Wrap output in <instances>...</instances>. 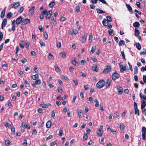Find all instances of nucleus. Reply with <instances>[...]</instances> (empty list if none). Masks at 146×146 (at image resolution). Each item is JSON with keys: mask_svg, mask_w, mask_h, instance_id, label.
<instances>
[{"mask_svg": "<svg viewBox=\"0 0 146 146\" xmlns=\"http://www.w3.org/2000/svg\"><path fill=\"white\" fill-rule=\"evenodd\" d=\"M94 102L96 103L95 106L96 107H98L99 106V102L98 100L97 99H95Z\"/></svg>", "mask_w": 146, "mask_h": 146, "instance_id": "obj_33", "label": "nucleus"}, {"mask_svg": "<svg viewBox=\"0 0 146 146\" xmlns=\"http://www.w3.org/2000/svg\"><path fill=\"white\" fill-rule=\"evenodd\" d=\"M38 29L41 32H43L44 31L42 29V27L41 25H39L38 27Z\"/></svg>", "mask_w": 146, "mask_h": 146, "instance_id": "obj_53", "label": "nucleus"}, {"mask_svg": "<svg viewBox=\"0 0 146 146\" xmlns=\"http://www.w3.org/2000/svg\"><path fill=\"white\" fill-rule=\"evenodd\" d=\"M107 20L108 22H111L112 21L111 17L109 16H108L106 17Z\"/></svg>", "mask_w": 146, "mask_h": 146, "instance_id": "obj_46", "label": "nucleus"}, {"mask_svg": "<svg viewBox=\"0 0 146 146\" xmlns=\"http://www.w3.org/2000/svg\"><path fill=\"white\" fill-rule=\"evenodd\" d=\"M77 111L78 113V115L79 117H82L83 115V114L82 110L80 109H77Z\"/></svg>", "mask_w": 146, "mask_h": 146, "instance_id": "obj_8", "label": "nucleus"}, {"mask_svg": "<svg viewBox=\"0 0 146 146\" xmlns=\"http://www.w3.org/2000/svg\"><path fill=\"white\" fill-rule=\"evenodd\" d=\"M120 129L121 130H123L124 129V126L123 124H120Z\"/></svg>", "mask_w": 146, "mask_h": 146, "instance_id": "obj_48", "label": "nucleus"}, {"mask_svg": "<svg viewBox=\"0 0 146 146\" xmlns=\"http://www.w3.org/2000/svg\"><path fill=\"white\" fill-rule=\"evenodd\" d=\"M80 7L78 6L76 7V11L77 13L80 12Z\"/></svg>", "mask_w": 146, "mask_h": 146, "instance_id": "obj_54", "label": "nucleus"}, {"mask_svg": "<svg viewBox=\"0 0 146 146\" xmlns=\"http://www.w3.org/2000/svg\"><path fill=\"white\" fill-rule=\"evenodd\" d=\"M48 58L50 60H53L54 58L53 56L52 55V54L50 53L49 54L48 56Z\"/></svg>", "mask_w": 146, "mask_h": 146, "instance_id": "obj_32", "label": "nucleus"}, {"mask_svg": "<svg viewBox=\"0 0 146 146\" xmlns=\"http://www.w3.org/2000/svg\"><path fill=\"white\" fill-rule=\"evenodd\" d=\"M88 135L85 134L83 136V139L84 140H87L88 139Z\"/></svg>", "mask_w": 146, "mask_h": 146, "instance_id": "obj_45", "label": "nucleus"}, {"mask_svg": "<svg viewBox=\"0 0 146 146\" xmlns=\"http://www.w3.org/2000/svg\"><path fill=\"white\" fill-rule=\"evenodd\" d=\"M121 54L122 55V56H123V58L125 60H126V59L125 57V54L124 53V52L123 51H122L121 52Z\"/></svg>", "mask_w": 146, "mask_h": 146, "instance_id": "obj_56", "label": "nucleus"}, {"mask_svg": "<svg viewBox=\"0 0 146 146\" xmlns=\"http://www.w3.org/2000/svg\"><path fill=\"white\" fill-rule=\"evenodd\" d=\"M105 84V82L103 80H100L97 83L96 86L97 88L100 89L102 88Z\"/></svg>", "mask_w": 146, "mask_h": 146, "instance_id": "obj_1", "label": "nucleus"}, {"mask_svg": "<svg viewBox=\"0 0 146 146\" xmlns=\"http://www.w3.org/2000/svg\"><path fill=\"white\" fill-rule=\"evenodd\" d=\"M4 124L5 126L7 127H9L10 126H11V125L10 124L7 122L4 123Z\"/></svg>", "mask_w": 146, "mask_h": 146, "instance_id": "obj_58", "label": "nucleus"}, {"mask_svg": "<svg viewBox=\"0 0 146 146\" xmlns=\"http://www.w3.org/2000/svg\"><path fill=\"white\" fill-rule=\"evenodd\" d=\"M30 22V20L29 19H23L21 22V24L23 25H24L28 24Z\"/></svg>", "mask_w": 146, "mask_h": 146, "instance_id": "obj_6", "label": "nucleus"}, {"mask_svg": "<svg viewBox=\"0 0 146 146\" xmlns=\"http://www.w3.org/2000/svg\"><path fill=\"white\" fill-rule=\"evenodd\" d=\"M61 54L63 58H65L66 57V53L64 52H62Z\"/></svg>", "mask_w": 146, "mask_h": 146, "instance_id": "obj_51", "label": "nucleus"}, {"mask_svg": "<svg viewBox=\"0 0 146 146\" xmlns=\"http://www.w3.org/2000/svg\"><path fill=\"white\" fill-rule=\"evenodd\" d=\"M140 33L139 30L138 29L135 28V33L136 36H138Z\"/></svg>", "mask_w": 146, "mask_h": 146, "instance_id": "obj_36", "label": "nucleus"}, {"mask_svg": "<svg viewBox=\"0 0 146 146\" xmlns=\"http://www.w3.org/2000/svg\"><path fill=\"white\" fill-rule=\"evenodd\" d=\"M20 6V3L19 2H16L14 4H12L11 5L10 7L11 8H14L15 9H17Z\"/></svg>", "mask_w": 146, "mask_h": 146, "instance_id": "obj_5", "label": "nucleus"}, {"mask_svg": "<svg viewBox=\"0 0 146 146\" xmlns=\"http://www.w3.org/2000/svg\"><path fill=\"white\" fill-rule=\"evenodd\" d=\"M63 133V130L61 129H60L59 131L58 135L60 136H62V135Z\"/></svg>", "mask_w": 146, "mask_h": 146, "instance_id": "obj_52", "label": "nucleus"}, {"mask_svg": "<svg viewBox=\"0 0 146 146\" xmlns=\"http://www.w3.org/2000/svg\"><path fill=\"white\" fill-rule=\"evenodd\" d=\"M92 69L96 72H98V70L97 66L96 65L94 64L92 67Z\"/></svg>", "mask_w": 146, "mask_h": 146, "instance_id": "obj_20", "label": "nucleus"}, {"mask_svg": "<svg viewBox=\"0 0 146 146\" xmlns=\"http://www.w3.org/2000/svg\"><path fill=\"white\" fill-rule=\"evenodd\" d=\"M13 15V14L11 12H9L7 15V17L8 19L11 17Z\"/></svg>", "mask_w": 146, "mask_h": 146, "instance_id": "obj_39", "label": "nucleus"}, {"mask_svg": "<svg viewBox=\"0 0 146 146\" xmlns=\"http://www.w3.org/2000/svg\"><path fill=\"white\" fill-rule=\"evenodd\" d=\"M140 4V3L139 2H136V5L139 8H141Z\"/></svg>", "mask_w": 146, "mask_h": 146, "instance_id": "obj_61", "label": "nucleus"}, {"mask_svg": "<svg viewBox=\"0 0 146 146\" xmlns=\"http://www.w3.org/2000/svg\"><path fill=\"white\" fill-rule=\"evenodd\" d=\"M119 116V113L117 112H115L114 114V116L115 118H117Z\"/></svg>", "mask_w": 146, "mask_h": 146, "instance_id": "obj_40", "label": "nucleus"}, {"mask_svg": "<svg viewBox=\"0 0 146 146\" xmlns=\"http://www.w3.org/2000/svg\"><path fill=\"white\" fill-rule=\"evenodd\" d=\"M93 38L92 35H89L88 41L89 42H90L92 40Z\"/></svg>", "mask_w": 146, "mask_h": 146, "instance_id": "obj_38", "label": "nucleus"}, {"mask_svg": "<svg viewBox=\"0 0 146 146\" xmlns=\"http://www.w3.org/2000/svg\"><path fill=\"white\" fill-rule=\"evenodd\" d=\"M23 18L21 17V16H20L19 17H18L16 21V24L19 25L20 23H21V21H22Z\"/></svg>", "mask_w": 146, "mask_h": 146, "instance_id": "obj_10", "label": "nucleus"}, {"mask_svg": "<svg viewBox=\"0 0 146 146\" xmlns=\"http://www.w3.org/2000/svg\"><path fill=\"white\" fill-rule=\"evenodd\" d=\"M146 105V104L145 101L143 102L141 104V108L142 109L144 108Z\"/></svg>", "mask_w": 146, "mask_h": 146, "instance_id": "obj_28", "label": "nucleus"}, {"mask_svg": "<svg viewBox=\"0 0 146 146\" xmlns=\"http://www.w3.org/2000/svg\"><path fill=\"white\" fill-rule=\"evenodd\" d=\"M72 63L73 65L76 66L78 65V62L75 60H74L72 61Z\"/></svg>", "mask_w": 146, "mask_h": 146, "instance_id": "obj_37", "label": "nucleus"}, {"mask_svg": "<svg viewBox=\"0 0 146 146\" xmlns=\"http://www.w3.org/2000/svg\"><path fill=\"white\" fill-rule=\"evenodd\" d=\"M5 144L7 146H9L11 145V142L8 140H5Z\"/></svg>", "mask_w": 146, "mask_h": 146, "instance_id": "obj_27", "label": "nucleus"}, {"mask_svg": "<svg viewBox=\"0 0 146 146\" xmlns=\"http://www.w3.org/2000/svg\"><path fill=\"white\" fill-rule=\"evenodd\" d=\"M110 131L113 134H115L116 133V131L115 129H110Z\"/></svg>", "mask_w": 146, "mask_h": 146, "instance_id": "obj_57", "label": "nucleus"}, {"mask_svg": "<svg viewBox=\"0 0 146 146\" xmlns=\"http://www.w3.org/2000/svg\"><path fill=\"white\" fill-rule=\"evenodd\" d=\"M139 96L141 99V100L143 101V102L145 101V100H146V96L144 95H141V93H139Z\"/></svg>", "mask_w": 146, "mask_h": 146, "instance_id": "obj_17", "label": "nucleus"}, {"mask_svg": "<svg viewBox=\"0 0 146 146\" xmlns=\"http://www.w3.org/2000/svg\"><path fill=\"white\" fill-rule=\"evenodd\" d=\"M51 122L50 121H48L46 124V127L47 128H49L51 126Z\"/></svg>", "mask_w": 146, "mask_h": 146, "instance_id": "obj_22", "label": "nucleus"}, {"mask_svg": "<svg viewBox=\"0 0 146 146\" xmlns=\"http://www.w3.org/2000/svg\"><path fill=\"white\" fill-rule=\"evenodd\" d=\"M126 6L128 10L130 12H131V14L133 13V12L132 11V7L129 4H126Z\"/></svg>", "mask_w": 146, "mask_h": 146, "instance_id": "obj_16", "label": "nucleus"}, {"mask_svg": "<svg viewBox=\"0 0 146 146\" xmlns=\"http://www.w3.org/2000/svg\"><path fill=\"white\" fill-rule=\"evenodd\" d=\"M35 8V6H33L30 9L29 13V16L31 17L33 15L34 12Z\"/></svg>", "mask_w": 146, "mask_h": 146, "instance_id": "obj_7", "label": "nucleus"}, {"mask_svg": "<svg viewBox=\"0 0 146 146\" xmlns=\"http://www.w3.org/2000/svg\"><path fill=\"white\" fill-rule=\"evenodd\" d=\"M117 90L119 94H121L123 92V90L122 88L120 86H117Z\"/></svg>", "mask_w": 146, "mask_h": 146, "instance_id": "obj_11", "label": "nucleus"}, {"mask_svg": "<svg viewBox=\"0 0 146 146\" xmlns=\"http://www.w3.org/2000/svg\"><path fill=\"white\" fill-rule=\"evenodd\" d=\"M140 24L138 22H135L133 24V26L135 27H139Z\"/></svg>", "mask_w": 146, "mask_h": 146, "instance_id": "obj_26", "label": "nucleus"}, {"mask_svg": "<svg viewBox=\"0 0 146 146\" xmlns=\"http://www.w3.org/2000/svg\"><path fill=\"white\" fill-rule=\"evenodd\" d=\"M60 77L61 78L64 79L66 80H69V79L68 77L63 75H61L60 76Z\"/></svg>", "mask_w": 146, "mask_h": 146, "instance_id": "obj_35", "label": "nucleus"}, {"mask_svg": "<svg viewBox=\"0 0 146 146\" xmlns=\"http://www.w3.org/2000/svg\"><path fill=\"white\" fill-rule=\"evenodd\" d=\"M39 75L38 74H36L32 76V78L33 80H36L38 79Z\"/></svg>", "mask_w": 146, "mask_h": 146, "instance_id": "obj_25", "label": "nucleus"}, {"mask_svg": "<svg viewBox=\"0 0 146 146\" xmlns=\"http://www.w3.org/2000/svg\"><path fill=\"white\" fill-rule=\"evenodd\" d=\"M134 72L135 74H136L138 73V68L137 66H136L134 68Z\"/></svg>", "mask_w": 146, "mask_h": 146, "instance_id": "obj_49", "label": "nucleus"}, {"mask_svg": "<svg viewBox=\"0 0 146 146\" xmlns=\"http://www.w3.org/2000/svg\"><path fill=\"white\" fill-rule=\"evenodd\" d=\"M39 43L41 45V47H42L43 46H45V44L43 42H42V41L40 42Z\"/></svg>", "mask_w": 146, "mask_h": 146, "instance_id": "obj_62", "label": "nucleus"}, {"mask_svg": "<svg viewBox=\"0 0 146 146\" xmlns=\"http://www.w3.org/2000/svg\"><path fill=\"white\" fill-rule=\"evenodd\" d=\"M143 80L144 83H145L146 82V76L145 75H143Z\"/></svg>", "mask_w": 146, "mask_h": 146, "instance_id": "obj_64", "label": "nucleus"}, {"mask_svg": "<svg viewBox=\"0 0 146 146\" xmlns=\"http://www.w3.org/2000/svg\"><path fill=\"white\" fill-rule=\"evenodd\" d=\"M111 82V80L108 79L107 80V82L106 83L105 82V84H104L106 88H108L110 87Z\"/></svg>", "mask_w": 146, "mask_h": 146, "instance_id": "obj_13", "label": "nucleus"}, {"mask_svg": "<svg viewBox=\"0 0 146 146\" xmlns=\"http://www.w3.org/2000/svg\"><path fill=\"white\" fill-rule=\"evenodd\" d=\"M135 46L136 48L139 50H140L141 49V45L139 43H136Z\"/></svg>", "mask_w": 146, "mask_h": 146, "instance_id": "obj_29", "label": "nucleus"}, {"mask_svg": "<svg viewBox=\"0 0 146 146\" xmlns=\"http://www.w3.org/2000/svg\"><path fill=\"white\" fill-rule=\"evenodd\" d=\"M86 40V38L84 36H82L81 40V41L82 43L84 42Z\"/></svg>", "mask_w": 146, "mask_h": 146, "instance_id": "obj_50", "label": "nucleus"}, {"mask_svg": "<svg viewBox=\"0 0 146 146\" xmlns=\"http://www.w3.org/2000/svg\"><path fill=\"white\" fill-rule=\"evenodd\" d=\"M111 69V66H107L103 72L104 74H106L110 71Z\"/></svg>", "mask_w": 146, "mask_h": 146, "instance_id": "obj_3", "label": "nucleus"}, {"mask_svg": "<svg viewBox=\"0 0 146 146\" xmlns=\"http://www.w3.org/2000/svg\"><path fill=\"white\" fill-rule=\"evenodd\" d=\"M58 82L61 85H62L63 84V82L61 81L60 80L58 79L57 80Z\"/></svg>", "mask_w": 146, "mask_h": 146, "instance_id": "obj_63", "label": "nucleus"}, {"mask_svg": "<svg viewBox=\"0 0 146 146\" xmlns=\"http://www.w3.org/2000/svg\"><path fill=\"white\" fill-rule=\"evenodd\" d=\"M40 106L44 108H48V106L45 104H41Z\"/></svg>", "mask_w": 146, "mask_h": 146, "instance_id": "obj_31", "label": "nucleus"}, {"mask_svg": "<svg viewBox=\"0 0 146 146\" xmlns=\"http://www.w3.org/2000/svg\"><path fill=\"white\" fill-rule=\"evenodd\" d=\"M119 67L120 68V72H123V71L125 70L126 68V66H123L121 65L120 64H119Z\"/></svg>", "mask_w": 146, "mask_h": 146, "instance_id": "obj_14", "label": "nucleus"}, {"mask_svg": "<svg viewBox=\"0 0 146 146\" xmlns=\"http://www.w3.org/2000/svg\"><path fill=\"white\" fill-rule=\"evenodd\" d=\"M7 23V20L6 19H4L2 23L1 24V28L3 29V28L6 26Z\"/></svg>", "mask_w": 146, "mask_h": 146, "instance_id": "obj_15", "label": "nucleus"}, {"mask_svg": "<svg viewBox=\"0 0 146 146\" xmlns=\"http://www.w3.org/2000/svg\"><path fill=\"white\" fill-rule=\"evenodd\" d=\"M44 35L45 38V39L46 40L48 37V36L47 35V33L46 32H45L44 33Z\"/></svg>", "mask_w": 146, "mask_h": 146, "instance_id": "obj_59", "label": "nucleus"}, {"mask_svg": "<svg viewBox=\"0 0 146 146\" xmlns=\"http://www.w3.org/2000/svg\"><path fill=\"white\" fill-rule=\"evenodd\" d=\"M24 82L25 84L26 87H27L29 86L30 84L27 80H24Z\"/></svg>", "mask_w": 146, "mask_h": 146, "instance_id": "obj_41", "label": "nucleus"}, {"mask_svg": "<svg viewBox=\"0 0 146 146\" xmlns=\"http://www.w3.org/2000/svg\"><path fill=\"white\" fill-rule=\"evenodd\" d=\"M41 84V81L40 80L38 79L35 81V83H34L32 84V86L34 87H35L36 84L39 85Z\"/></svg>", "mask_w": 146, "mask_h": 146, "instance_id": "obj_12", "label": "nucleus"}, {"mask_svg": "<svg viewBox=\"0 0 146 146\" xmlns=\"http://www.w3.org/2000/svg\"><path fill=\"white\" fill-rule=\"evenodd\" d=\"M103 131H100L98 130V131L97 132V133L98 135L100 137H101L102 135H103Z\"/></svg>", "mask_w": 146, "mask_h": 146, "instance_id": "obj_23", "label": "nucleus"}, {"mask_svg": "<svg viewBox=\"0 0 146 146\" xmlns=\"http://www.w3.org/2000/svg\"><path fill=\"white\" fill-rule=\"evenodd\" d=\"M51 20L53 24L54 25H56V20H54V18L53 17H52Z\"/></svg>", "mask_w": 146, "mask_h": 146, "instance_id": "obj_47", "label": "nucleus"}, {"mask_svg": "<svg viewBox=\"0 0 146 146\" xmlns=\"http://www.w3.org/2000/svg\"><path fill=\"white\" fill-rule=\"evenodd\" d=\"M96 9L97 10V13H98L102 14L105 13H106L104 11L101 10L99 9Z\"/></svg>", "mask_w": 146, "mask_h": 146, "instance_id": "obj_24", "label": "nucleus"}, {"mask_svg": "<svg viewBox=\"0 0 146 146\" xmlns=\"http://www.w3.org/2000/svg\"><path fill=\"white\" fill-rule=\"evenodd\" d=\"M6 7L5 8L1 13L0 17L1 18L4 17L6 10Z\"/></svg>", "mask_w": 146, "mask_h": 146, "instance_id": "obj_18", "label": "nucleus"}, {"mask_svg": "<svg viewBox=\"0 0 146 146\" xmlns=\"http://www.w3.org/2000/svg\"><path fill=\"white\" fill-rule=\"evenodd\" d=\"M102 23L103 25L105 26H107L108 24V22L107 19H104L102 21Z\"/></svg>", "mask_w": 146, "mask_h": 146, "instance_id": "obj_19", "label": "nucleus"}, {"mask_svg": "<svg viewBox=\"0 0 146 146\" xmlns=\"http://www.w3.org/2000/svg\"><path fill=\"white\" fill-rule=\"evenodd\" d=\"M125 44V42L123 40H121L119 41V46H123Z\"/></svg>", "mask_w": 146, "mask_h": 146, "instance_id": "obj_30", "label": "nucleus"}, {"mask_svg": "<svg viewBox=\"0 0 146 146\" xmlns=\"http://www.w3.org/2000/svg\"><path fill=\"white\" fill-rule=\"evenodd\" d=\"M113 30L112 29H110L108 31V33L111 36L113 35L114 34H113Z\"/></svg>", "mask_w": 146, "mask_h": 146, "instance_id": "obj_43", "label": "nucleus"}, {"mask_svg": "<svg viewBox=\"0 0 146 146\" xmlns=\"http://www.w3.org/2000/svg\"><path fill=\"white\" fill-rule=\"evenodd\" d=\"M27 123L25 121H23L22 123V127L24 128H26Z\"/></svg>", "mask_w": 146, "mask_h": 146, "instance_id": "obj_42", "label": "nucleus"}, {"mask_svg": "<svg viewBox=\"0 0 146 146\" xmlns=\"http://www.w3.org/2000/svg\"><path fill=\"white\" fill-rule=\"evenodd\" d=\"M55 2L54 1H52L51 3H50L49 5V6L50 7H53L55 4Z\"/></svg>", "mask_w": 146, "mask_h": 146, "instance_id": "obj_34", "label": "nucleus"}, {"mask_svg": "<svg viewBox=\"0 0 146 146\" xmlns=\"http://www.w3.org/2000/svg\"><path fill=\"white\" fill-rule=\"evenodd\" d=\"M142 139L143 140H146V128L145 127H143L142 129Z\"/></svg>", "mask_w": 146, "mask_h": 146, "instance_id": "obj_2", "label": "nucleus"}, {"mask_svg": "<svg viewBox=\"0 0 146 146\" xmlns=\"http://www.w3.org/2000/svg\"><path fill=\"white\" fill-rule=\"evenodd\" d=\"M135 114H137L138 115H139V110L137 108H135Z\"/></svg>", "mask_w": 146, "mask_h": 146, "instance_id": "obj_44", "label": "nucleus"}, {"mask_svg": "<svg viewBox=\"0 0 146 146\" xmlns=\"http://www.w3.org/2000/svg\"><path fill=\"white\" fill-rule=\"evenodd\" d=\"M88 100L91 103H93V100L92 97H90L89 98Z\"/></svg>", "mask_w": 146, "mask_h": 146, "instance_id": "obj_60", "label": "nucleus"}, {"mask_svg": "<svg viewBox=\"0 0 146 146\" xmlns=\"http://www.w3.org/2000/svg\"><path fill=\"white\" fill-rule=\"evenodd\" d=\"M21 62L23 64H24L27 61V60L26 58H23L21 60Z\"/></svg>", "mask_w": 146, "mask_h": 146, "instance_id": "obj_55", "label": "nucleus"}, {"mask_svg": "<svg viewBox=\"0 0 146 146\" xmlns=\"http://www.w3.org/2000/svg\"><path fill=\"white\" fill-rule=\"evenodd\" d=\"M52 14V10H49L46 13V18L47 19H49L51 17Z\"/></svg>", "mask_w": 146, "mask_h": 146, "instance_id": "obj_9", "label": "nucleus"}, {"mask_svg": "<svg viewBox=\"0 0 146 146\" xmlns=\"http://www.w3.org/2000/svg\"><path fill=\"white\" fill-rule=\"evenodd\" d=\"M119 74L116 72H114L112 74V77L113 80H115L119 78Z\"/></svg>", "mask_w": 146, "mask_h": 146, "instance_id": "obj_4", "label": "nucleus"}, {"mask_svg": "<svg viewBox=\"0 0 146 146\" xmlns=\"http://www.w3.org/2000/svg\"><path fill=\"white\" fill-rule=\"evenodd\" d=\"M96 46H93L90 51V53L92 54L96 50Z\"/></svg>", "mask_w": 146, "mask_h": 146, "instance_id": "obj_21", "label": "nucleus"}]
</instances>
